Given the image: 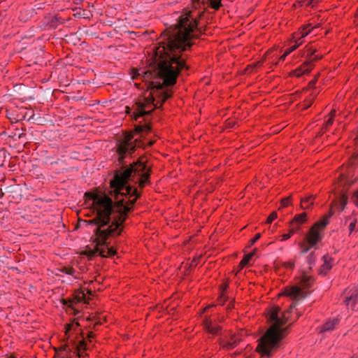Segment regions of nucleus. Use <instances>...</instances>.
Listing matches in <instances>:
<instances>
[{"mask_svg":"<svg viewBox=\"0 0 358 358\" xmlns=\"http://www.w3.org/2000/svg\"><path fill=\"white\" fill-rule=\"evenodd\" d=\"M304 3H306L307 6H314L319 0H303Z\"/></svg>","mask_w":358,"mask_h":358,"instance_id":"b1692460","label":"nucleus"},{"mask_svg":"<svg viewBox=\"0 0 358 358\" xmlns=\"http://www.w3.org/2000/svg\"><path fill=\"white\" fill-rule=\"evenodd\" d=\"M132 139L133 135L128 134L117 145V161L121 166L110 181L115 202L105 194L92 196L96 217L87 223L96 226L94 229L95 245L93 248H87L82 253L89 258L97 254L102 257H110L115 254V250L109 247L108 238L120 234L127 213L140 196L135 185L138 184L140 188H143L149 182L151 169L145 156H141L129 165L124 162L125 157L131 155L137 147H145L141 141H132Z\"/></svg>","mask_w":358,"mask_h":358,"instance_id":"f257e3e1","label":"nucleus"},{"mask_svg":"<svg viewBox=\"0 0 358 358\" xmlns=\"http://www.w3.org/2000/svg\"><path fill=\"white\" fill-rule=\"evenodd\" d=\"M78 297H79V299L82 298V299H85V293L83 292L82 293V296H78Z\"/></svg>","mask_w":358,"mask_h":358,"instance_id":"f704fd0d","label":"nucleus"},{"mask_svg":"<svg viewBox=\"0 0 358 358\" xmlns=\"http://www.w3.org/2000/svg\"><path fill=\"white\" fill-rule=\"evenodd\" d=\"M357 158H358V154L357 153L354 154V155L352 156V157L351 159L352 164H355V161H356V159Z\"/></svg>","mask_w":358,"mask_h":358,"instance_id":"c756f323","label":"nucleus"},{"mask_svg":"<svg viewBox=\"0 0 358 358\" xmlns=\"http://www.w3.org/2000/svg\"><path fill=\"white\" fill-rule=\"evenodd\" d=\"M283 294L290 296L294 302L287 310L281 313L280 316L279 315L280 313V308L279 306H273L271 308L269 320L272 322V324L259 339V343L257 347V351L262 356L271 357L279 348L280 343L287 329V327H283V325L289 321V317L287 315L292 312V310L296 307L298 302L306 299L309 295V293L299 287L294 286L286 289Z\"/></svg>","mask_w":358,"mask_h":358,"instance_id":"7ed1b4c3","label":"nucleus"},{"mask_svg":"<svg viewBox=\"0 0 358 358\" xmlns=\"http://www.w3.org/2000/svg\"><path fill=\"white\" fill-rule=\"evenodd\" d=\"M355 225H356V220L354 219L349 224V230H350V232L352 233L353 231V230L355 229Z\"/></svg>","mask_w":358,"mask_h":358,"instance_id":"a878e982","label":"nucleus"},{"mask_svg":"<svg viewBox=\"0 0 358 358\" xmlns=\"http://www.w3.org/2000/svg\"><path fill=\"white\" fill-rule=\"evenodd\" d=\"M351 201L358 207V189L350 194Z\"/></svg>","mask_w":358,"mask_h":358,"instance_id":"a211bd4d","label":"nucleus"},{"mask_svg":"<svg viewBox=\"0 0 358 358\" xmlns=\"http://www.w3.org/2000/svg\"><path fill=\"white\" fill-rule=\"evenodd\" d=\"M312 101H313V99H310V100H308V101H306V105L304 106V108H308V107L310 106L311 103H312Z\"/></svg>","mask_w":358,"mask_h":358,"instance_id":"2f4dec72","label":"nucleus"},{"mask_svg":"<svg viewBox=\"0 0 358 358\" xmlns=\"http://www.w3.org/2000/svg\"><path fill=\"white\" fill-rule=\"evenodd\" d=\"M221 298H222V296ZM220 303H223V301H222V299H220Z\"/></svg>","mask_w":358,"mask_h":358,"instance_id":"a19ab883","label":"nucleus"},{"mask_svg":"<svg viewBox=\"0 0 358 358\" xmlns=\"http://www.w3.org/2000/svg\"><path fill=\"white\" fill-rule=\"evenodd\" d=\"M151 127L148 124H144L143 125H138L136 127L135 131L138 134H147L150 132Z\"/></svg>","mask_w":358,"mask_h":358,"instance_id":"ddd939ff","label":"nucleus"},{"mask_svg":"<svg viewBox=\"0 0 358 358\" xmlns=\"http://www.w3.org/2000/svg\"><path fill=\"white\" fill-rule=\"evenodd\" d=\"M3 195H4V194H3V192H1V193L0 194V197H3Z\"/></svg>","mask_w":358,"mask_h":358,"instance_id":"ea45409f","label":"nucleus"},{"mask_svg":"<svg viewBox=\"0 0 358 358\" xmlns=\"http://www.w3.org/2000/svg\"><path fill=\"white\" fill-rule=\"evenodd\" d=\"M301 315V313H298V317H300Z\"/></svg>","mask_w":358,"mask_h":358,"instance_id":"37998d69","label":"nucleus"},{"mask_svg":"<svg viewBox=\"0 0 358 358\" xmlns=\"http://www.w3.org/2000/svg\"><path fill=\"white\" fill-rule=\"evenodd\" d=\"M89 338H91L93 336V334L92 332L89 333L88 334Z\"/></svg>","mask_w":358,"mask_h":358,"instance_id":"4c0bfd02","label":"nucleus"},{"mask_svg":"<svg viewBox=\"0 0 358 358\" xmlns=\"http://www.w3.org/2000/svg\"><path fill=\"white\" fill-rule=\"evenodd\" d=\"M197 15L195 11H186L181 15L178 22L166 29V38L157 48L152 71H141L134 76V78L142 76L146 82L149 79L163 80L162 83L154 80L149 83L148 87L151 90L149 96L136 103L135 120L150 114L171 97V91L166 87L175 85L180 70L187 69L180 53L192 46V38L202 33L198 27Z\"/></svg>","mask_w":358,"mask_h":358,"instance_id":"f03ea898","label":"nucleus"},{"mask_svg":"<svg viewBox=\"0 0 358 358\" xmlns=\"http://www.w3.org/2000/svg\"><path fill=\"white\" fill-rule=\"evenodd\" d=\"M357 16H358V10H357Z\"/></svg>","mask_w":358,"mask_h":358,"instance_id":"a18cd8bd","label":"nucleus"},{"mask_svg":"<svg viewBox=\"0 0 358 358\" xmlns=\"http://www.w3.org/2000/svg\"><path fill=\"white\" fill-rule=\"evenodd\" d=\"M240 340L239 338H236L235 336L231 337V340L229 341L225 345L224 348H226L228 350L233 349L238 343Z\"/></svg>","mask_w":358,"mask_h":358,"instance_id":"2eb2a0df","label":"nucleus"},{"mask_svg":"<svg viewBox=\"0 0 358 358\" xmlns=\"http://www.w3.org/2000/svg\"><path fill=\"white\" fill-rule=\"evenodd\" d=\"M313 28V27L311 26L310 24H307L306 26H304L303 27H302V29L300 30L299 34H297V35H300V37H299L298 39L300 40L301 38H303V37L307 36L310 32V31Z\"/></svg>","mask_w":358,"mask_h":358,"instance_id":"4468645a","label":"nucleus"},{"mask_svg":"<svg viewBox=\"0 0 358 358\" xmlns=\"http://www.w3.org/2000/svg\"><path fill=\"white\" fill-rule=\"evenodd\" d=\"M289 201H290V197H287V198H284L283 199H282V201H281V205L282 207H285L287 206L289 203Z\"/></svg>","mask_w":358,"mask_h":358,"instance_id":"393cba45","label":"nucleus"},{"mask_svg":"<svg viewBox=\"0 0 358 358\" xmlns=\"http://www.w3.org/2000/svg\"><path fill=\"white\" fill-rule=\"evenodd\" d=\"M315 257L314 252L310 253L308 255V257H307V262H308V264L310 266H311V265H313L315 263Z\"/></svg>","mask_w":358,"mask_h":358,"instance_id":"412c9836","label":"nucleus"},{"mask_svg":"<svg viewBox=\"0 0 358 358\" xmlns=\"http://www.w3.org/2000/svg\"><path fill=\"white\" fill-rule=\"evenodd\" d=\"M277 218V213L276 212H273L267 218L266 223L270 224Z\"/></svg>","mask_w":358,"mask_h":358,"instance_id":"4be33fe9","label":"nucleus"},{"mask_svg":"<svg viewBox=\"0 0 358 358\" xmlns=\"http://www.w3.org/2000/svg\"><path fill=\"white\" fill-rule=\"evenodd\" d=\"M315 81L313 80V81L310 83V85L313 86L315 85Z\"/></svg>","mask_w":358,"mask_h":358,"instance_id":"c9c22d12","label":"nucleus"},{"mask_svg":"<svg viewBox=\"0 0 358 358\" xmlns=\"http://www.w3.org/2000/svg\"><path fill=\"white\" fill-rule=\"evenodd\" d=\"M323 259H324V264L322 266L320 273L325 275L327 273V271L331 269V268L332 266V264H331V259L329 256L324 255L323 257Z\"/></svg>","mask_w":358,"mask_h":358,"instance_id":"9b49d317","label":"nucleus"},{"mask_svg":"<svg viewBox=\"0 0 358 358\" xmlns=\"http://www.w3.org/2000/svg\"><path fill=\"white\" fill-rule=\"evenodd\" d=\"M261 237L260 234H257L255 237L251 240V245L254 244Z\"/></svg>","mask_w":358,"mask_h":358,"instance_id":"cd10ccee","label":"nucleus"},{"mask_svg":"<svg viewBox=\"0 0 358 358\" xmlns=\"http://www.w3.org/2000/svg\"><path fill=\"white\" fill-rule=\"evenodd\" d=\"M211 7L215 10H218L221 6L220 0H210Z\"/></svg>","mask_w":358,"mask_h":358,"instance_id":"aec40b11","label":"nucleus"},{"mask_svg":"<svg viewBox=\"0 0 358 358\" xmlns=\"http://www.w3.org/2000/svg\"><path fill=\"white\" fill-rule=\"evenodd\" d=\"M290 225H291V228H290L288 234H290V236H291L292 234H295L298 231L299 227V226H296L294 224H292V223H290Z\"/></svg>","mask_w":358,"mask_h":358,"instance_id":"5701e85b","label":"nucleus"},{"mask_svg":"<svg viewBox=\"0 0 358 358\" xmlns=\"http://www.w3.org/2000/svg\"><path fill=\"white\" fill-rule=\"evenodd\" d=\"M315 196L310 195L305 199H301V208L303 210L309 209L313 204Z\"/></svg>","mask_w":358,"mask_h":358,"instance_id":"9d476101","label":"nucleus"},{"mask_svg":"<svg viewBox=\"0 0 358 358\" xmlns=\"http://www.w3.org/2000/svg\"><path fill=\"white\" fill-rule=\"evenodd\" d=\"M10 358H15L14 357H10Z\"/></svg>","mask_w":358,"mask_h":358,"instance_id":"c03bdc74","label":"nucleus"},{"mask_svg":"<svg viewBox=\"0 0 358 358\" xmlns=\"http://www.w3.org/2000/svg\"><path fill=\"white\" fill-rule=\"evenodd\" d=\"M203 326L205 329L212 335L218 334L221 329V327L217 324L213 323L210 319H206L203 321Z\"/></svg>","mask_w":358,"mask_h":358,"instance_id":"6e6552de","label":"nucleus"},{"mask_svg":"<svg viewBox=\"0 0 358 358\" xmlns=\"http://www.w3.org/2000/svg\"><path fill=\"white\" fill-rule=\"evenodd\" d=\"M295 44L294 45H292L291 48H289V49H287L285 52L280 57V60H284L285 59V57L289 55L290 54L292 51H294V50H296L301 43L302 42H298L297 41H295Z\"/></svg>","mask_w":358,"mask_h":358,"instance_id":"dca6fc26","label":"nucleus"},{"mask_svg":"<svg viewBox=\"0 0 358 358\" xmlns=\"http://www.w3.org/2000/svg\"><path fill=\"white\" fill-rule=\"evenodd\" d=\"M335 114H336V110H332L331 111V113H330L331 117H334V116L335 115Z\"/></svg>","mask_w":358,"mask_h":358,"instance_id":"72a5a7b5","label":"nucleus"},{"mask_svg":"<svg viewBox=\"0 0 358 358\" xmlns=\"http://www.w3.org/2000/svg\"><path fill=\"white\" fill-rule=\"evenodd\" d=\"M333 117H330L327 121H326V123H325V126L326 127H328L329 126H331L333 123Z\"/></svg>","mask_w":358,"mask_h":358,"instance_id":"c85d7f7f","label":"nucleus"},{"mask_svg":"<svg viewBox=\"0 0 358 358\" xmlns=\"http://www.w3.org/2000/svg\"><path fill=\"white\" fill-rule=\"evenodd\" d=\"M251 253H253V255H254L255 254V250L253 252H252Z\"/></svg>","mask_w":358,"mask_h":358,"instance_id":"79ce46f5","label":"nucleus"},{"mask_svg":"<svg viewBox=\"0 0 358 358\" xmlns=\"http://www.w3.org/2000/svg\"><path fill=\"white\" fill-rule=\"evenodd\" d=\"M347 294L345 303L348 307L351 308L352 310L356 308V303L358 301V289L357 288L352 289L349 291H345Z\"/></svg>","mask_w":358,"mask_h":358,"instance_id":"0eeeda50","label":"nucleus"},{"mask_svg":"<svg viewBox=\"0 0 358 358\" xmlns=\"http://www.w3.org/2000/svg\"><path fill=\"white\" fill-rule=\"evenodd\" d=\"M285 266L288 268H292L294 266V262H288L285 263Z\"/></svg>","mask_w":358,"mask_h":358,"instance_id":"7c9ffc66","label":"nucleus"},{"mask_svg":"<svg viewBox=\"0 0 358 358\" xmlns=\"http://www.w3.org/2000/svg\"><path fill=\"white\" fill-rule=\"evenodd\" d=\"M339 319L334 318L331 320L327 321L322 327L321 332H330L333 331L338 324Z\"/></svg>","mask_w":358,"mask_h":358,"instance_id":"1a4fd4ad","label":"nucleus"},{"mask_svg":"<svg viewBox=\"0 0 358 358\" xmlns=\"http://www.w3.org/2000/svg\"><path fill=\"white\" fill-rule=\"evenodd\" d=\"M152 144H153V141H149L148 143V145H150V146L152 145Z\"/></svg>","mask_w":358,"mask_h":358,"instance_id":"e433bc0d","label":"nucleus"},{"mask_svg":"<svg viewBox=\"0 0 358 358\" xmlns=\"http://www.w3.org/2000/svg\"><path fill=\"white\" fill-rule=\"evenodd\" d=\"M303 280H304V282L306 283V281L308 280V277L307 276H305L303 278Z\"/></svg>","mask_w":358,"mask_h":358,"instance_id":"58836bf2","label":"nucleus"},{"mask_svg":"<svg viewBox=\"0 0 358 358\" xmlns=\"http://www.w3.org/2000/svg\"><path fill=\"white\" fill-rule=\"evenodd\" d=\"M79 324L78 322L72 323V324H66L65 327V335L67 336L69 331H71L74 327H78Z\"/></svg>","mask_w":358,"mask_h":358,"instance_id":"6ab92c4d","label":"nucleus"},{"mask_svg":"<svg viewBox=\"0 0 358 358\" xmlns=\"http://www.w3.org/2000/svg\"><path fill=\"white\" fill-rule=\"evenodd\" d=\"M306 220V213H303L296 215L294 217V218L293 219V220L290 223L299 227V225L305 222Z\"/></svg>","mask_w":358,"mask_h":358,"instance_id":"f8f14e48","label":"nucleus"},{"mask_svg":"<svg viewBox=\"0 0 358 358\" xmlns=\"http://www.w3.org/2000/svg\"><path fill=\"white\" fill-rule=\"evenodd\" d=\"M252 256H253V253H249V254L245 255L243 259L240 262L239 267L241 268H242L245 265H247L248 263L249 262L250 259L252 258Z\"/></svg>","mask_w":358,"mask_h":358,"instance_id":"f3484780","label":"nucleus"},{"mask_svg":"<svg viewBox=\"0 0 358 358\" xmlns=\"http://www.w3.org/2000/svg\"><path fill=\"white\" fill-rule=\"evenodd\" d=\"M348 194L343 190L340 191L336 196V199L331 204V209L328 214L317 221L310 229L308 233L306 235L305 239L306 243H300L299 246L301 248L302 253H306L313 247H314L322 238L320 233V229H323L329 223V218L333 215L334 206L338 208L340 210H343L345 206L348 202Z\"/></svg>","mask_w":358,"mask_h":358,"instance_id":"20e7f679","label":"nucleus"},{"mask_svg":"<svg viewBox=\"0 0 358 358\" xmlns=\"http://www.w3.org/2000/svg\"><path fill=\"white\" fill-rule=\"evenodd\" d=\"M282 241L287 240L288 238H290V234H285L282 236Z\"/></svg>","mask_w":358,"mask_h":358,"instance_id":"473e14b6","label":"nucleus"},{"mask_svg":"<svg viewBox=\"0 0 358 358\" xmlns=\"http://www.w3.org/2000/svg\"><path fill=\"white\" fill-rule=\"evenodd\" d=\"M64 270V272L69 275H73V273L75 272L74 269L72 268H65Z\"/></svg>","mask_w":358,"mask_h":358,"instance_id":"bb28decb","label":"nucleus"},{"mask_svg":"<svg viewBox=\"0 0 358 358\" xmlns=\"http://www.w3.org/2000/svg\"><path fill=\"white\" fill-rule=\"evenodd\" d=\"M86 343L84 340L79 341V343L76 345V350L78 351V354L76 355H72L71 351L66 345L62 346L59 350L56 351L57 358H78L80 357V350H85Z\"/></svg>","mask_w":358,"mask_h":358,"instance_id":"423d86ee","label":"nucleus"},{"mask_svg":"<svg viewBox=\"0 0 358 358\" xmlns=\"http://www.w3.org/2000/svg\"><path fill=\"white\" fill-rule=\"evenodd\" d=\"M307 57L308 60L304 62L303 65L295 70L294 74L299 77L305 73L309 72L313 67V62L318 59L320 57L317 56H315L313 57L314 52H315V49H312V48H307Z\"/></svg>","mask_w":358,"mask_h":358,"instance_id":"39448f33","label":"nucleus"}]
</instances>
